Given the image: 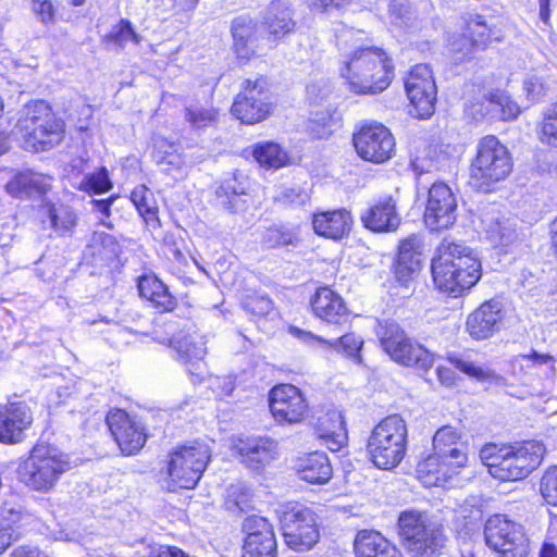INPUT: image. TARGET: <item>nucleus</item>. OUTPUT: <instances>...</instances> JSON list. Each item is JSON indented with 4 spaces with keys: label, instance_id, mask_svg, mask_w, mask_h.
Masks as SVG:
<instances>
[{
    "label": "nucleus",
    "instance_id": "1",
    "mask_svg": "<svg viewBox=\"0 0 557 557\" xmlns=\"http://www.w3.org/2000/svg\"><path fill=\"white\" fill-rule=\"evenodd\" d=\"M341 51V74L350 91L358 95H377L391 85L395 66L387 52L380 47L358 46L352 33L337 36Z\"/></svg>",
    "mask_w": 557,
    "mask_h": 557
},
{
    "label": "nucleus",
    "instance_id": "2",
    "mask_svg": "<svg viewBox=\"0 0 557 557\" xmlns=\"http://www.w3.org/2000/svg\"><path fill=\"white\" fill-rule=\"evenodd\" d=\"M431 268L435 286L453 297L461 296L481 277V263L472 250L454 243L441 244Z\"/></svg>",
    "mask_w": 557,
    "mask_h": 557
},
{
    "label": "nucleus",
    "instance_id": "3",
    "mask_svg": "<svg viewBox=\"0 0 557 557\" xmlns=\"http://www.w3.org/2000/svg\"><path fill=\"white\" fill-rule=\"evenodd\" d=\"M433 450L417 467V476L425 486L445 484L468 462V445L462 441L461 432L451 425H444L435 432Z\"/></svg>",
    "mask_w": 557,
    "mask_h": 557
},
{
    "label": "nucleus",
    "instance_id": "4",
    "mask_svg": "<svg viewBox=\"0 0 557 557\" xmlns=\"http://www.w3.org/2000/svg\"><path fill=\"white\" fill-rule=\"evenodd\" d=\"M69 469L67 455L55 447L38 444L18 463L16 473L20 482L32 491L48 493Z\"/></svg>",
    "mask_w": 557,
    "mask_h": 557
},
{
    "label": "nucleus",
    "instance_id": "5",
    "mask_svg": "<svg viewBox=\"0 0 557 557\" xmlns=\"http://www.w3.org/2000/svg\"><path fill=\"white\" fill-rule=\"evenodd\" d=\"M408 430L405 420L397 416H388L372 430L367 453L372 463L382 470L396 468L407 451Z\"/></svg>",
    "mask_w": 557,
    "mask_h": 557
},
{
    "label": "nucleus",
    "instance_id": "6",
    "mask_svg": "<svg viewBox=\"0 0 557 557\" xmlns=\"http://www.w3.org/2000/svg\"><path fill=\"white\" fill-rule=\"evenodd\" d=\"M511 170L508 149L495 136H485L476 145V153L469 169V184L486 193L494 184L504 181Z\"/></svg>",
    "mask_w": 557,
    "mask_h": 557
},
{
    "label": "nucleus",
    "instance_id": "7",
    "mask_svg": "<svg viewBox=\"0 0 557 557\" xmlns=\"http://www.w3.org/2000/svg\"><path fill=\"white\" fill-rule=\"evenodd\" d=\"M17 127L23 133L26 145L37 151L49 150L63 139V121L42 100L32 101L23 108Z\"/></svg>",
    "mask_w": 557,
    "mask_h": 557
},
{
    "label": "nucleus",
    "instance_id": "8",
    "mask_svg": "<svg viewBox=\"0 0 557 557\" xmlns=\"http://www.w3.org/2000/svg\"><path fill=\"white\" fill-rule=\"evenodd\" d=\"M375 334L383 350L396 363L421 371H428L433 367V354L410 338L396 322H379Z\"/></svg>",
    "mask_w": 557,
    "mask_h": 557
},
{
    "label": "nucleus",
    "instance_id": "9",
    "mask_svg": "<svg viewBox=\"0 0 557 557\" xmlns=\"http://www.w3.org/2000/svg\"><path fill=\"white\" fill-rule=\"evenodd\" d=\"M211 457L209 446L195 441L175 448L168 462L169 487L194 488L200 480Z\"/></svg>",
    "mask_w": 557,
    "mask_h": 557
},
{
    "label": "nucleus",
    "instance_id": "10",
    "mask_svg": "<svg viewBox=\"0 0 557 557\" xmlns=\"http://www.w3.org/2000/svg\"><path fill=\"white\" fill-rule=\"evenodd\" d=\"M545 453L544 445L536 441L504 447L498 463L492 465L491 475L500 481L522 480L541 465Z\"/></svg>",
    "mask_w": 557,
    "mask_h": 557
},
{
    "label": "nucleus",
    "instance_id": "11",
    "mask_svg": "<svg viewBox=\"0 0 557 557\" xmlns=\"http://www.w3.org/2000/svg\"><path fill=\"white\" fill-rule=\"evenodd\" d=\"M484 536L486 545L497 552L500 557H527L530 541L524 528L505 515H493L485 523Z\"/></svg>",
    "mask_w": 557,
    "mask_h": 557
},
{
    "label": "nucleus",
    "instance_id": "12",
    "mask_svg": "<svg viewBox=\"0 0 557 557\" xmlns=\"http://www.w3.org/2000/svg\"><path fill=\"white\" fill-rule=\"evenodd\" d=\"M280 523L286 544L295 550L310 549L318 542L314 513L304 505H285L280 513Z\"/></svg>",
    "mask_w": 557,
    "mask_h": 557
},
{
    "label": "nucleus",
    "instance_id": "13",
    "mask_svg": "<svg viewBox=\"0 0 557 557\" xmlns=\"http://www.w3.org/2000/svg\"><path fill=\"white\" fill-rule=\"evenodd\" d=\"M268 84L264 78L246 79L243 84V91L237 96L232 113L242 123L255 124L263 121L271 112Z\"/></svg>",
    "mask_w": 557,
    "mask_h": 557
},
{
    "label": "nucleus",
    "instance_id": "14",
    "mask_svg": "<svg viewBox=\"0 0 557 557\" xmlns=\"http://www.w3.org/2000/svg\"><path fill=\"white\" fill-rule=\"evenodd\" d=\"M354 146L361 159L381 164L392 158L395 139L383 124L370 123L361 126L354 135Z\"/></svg>",
    "mask_w": 557,
    "mask_h": 557
},
{
    "label": "nucleus",
    "instance_id": "15",
    "mask_svg": "<svg viewBox=\"0 0 557 557\" xmlns=\"http://www.w3.org/2000/svg\"><path fill=\"white\" fill-rule=\"evenodd\" d=\"M406 92L420 119L433 114L436 101V85L428 64H417L409 72L405 82Z\"/></svg>",
    "mask_w": 557,
    "mask_h": 557
},
{
    "label": "nucleus",
    "instance_id": "16",
    "mask_svg": "<svg viewBox=\"0 0 557 557\" xmlns=\"http://www.w3.org/2000/svg\"><path fill=\"white\" fill-rule=\"evenodd\" d=\"M269 406L278 423L296 424L308 412V404L300 389L292 384L274 386L269 396Z\"/></svg>",
    "mask_w": 557,
    "mask_h": 557
},
{
    "label": "nucleus",
    "instance_id": "17",
    "mask_svg": "<svg viewBox=\"0 0 557 557\" xmlns=\"http://www.w3.org/2000/svg\"><path fill=\"white\" fill-rule=\"evenodd\" d=\"M456 210L457 200L448 185L434 183L429 189L425 224L432 231L446 230L456 222Z\"/></svg>",
    "mask_w": 557,
    "mask_h": 557
},
{
    "label": "nucleus",
    "instance_id": "18",
    "mask_svg": "<svg viewBox=\"0 0 557 557\" xmlns=\"http://www.w3.org/2000/svg\"><path fill=\"white\" fill-rule=\"evenodd\" d=\"M233 49L239 59L250 60L272 50L268 47L263 29L249 15H240L232 22Z\"/></svg>",
    "mask_w": 557,
    "mask_h": 557
},
{
    "label": "nucleus",
    "instance_id": "19",
    "mask_svg": "<svg viewBox=\"0 0 557 557\" xmlns=\"http://www.w3.org/2000/svg\"><path fill=\"white\" fill-rule=\"evenodd\" d=\"M261 24L268 47L276 48L296 28L292 3L288 0H272L262 13Z\"/></svg>",
    "mask_w": 557,
    "mask_h": 557
},
{
    "label": "nucleus",
    "instance_id": "20",
    "mask_svg": "<svg viewBox=\"0 0 557 557\" xmlns=\"http://www.w3.org/2000/svg\"><path fill=\"white\" fill-rule=\"evenodd\" d=\"M107 424L124 455H135L144 447L147 438L144 426L125 411L120 409L110 411L107 416Z\"/></svg>",
    "mask_w": 557,
    "mask_h": 557
},
{
    "label": "nucleus",
    "instance_id": "21",
    "mask_svg": "<svg viewBox=\"0 0 557 557\" xmlns=\"http://www.w3.org/2000/svg\"><path fill=\"white\" fill-rule=\"evenodd\" d=\"M243 530L246 533L243 557H276L273 527L265 518H246Z\"/></svg>",
    "mask_w": 557,
    "mask_h": 557
},
{
    "label": "nucleus",
    "instance_id": "22",
    "mask_svg": "<svg viewBox=\"0 0 557 557\" xmlns=\"http://www.w3.org/2000/svg\"><path fill=\"white\" fill-rule=\"evenodd\" d=\"M481 225L487 239L496 246L507 248L521 239L516 220L494 207L482 212Z\"/></svg>",
    "mask_w": 557,
    "mask_h": 557
},
{
    "label": "nucleus",
    "instance_id": "23",
    "mask_svg": "<svg viewBox=\"0 0 557 557\" xmlns=\"http://www.w3.org/2000/svg\"><path fill=\"white\" fill-rule=\"evenodd\" d=\"M503 319L502 304L488 300L469 314L467 330L472 338L486 339L499 331Z\"/></svg>",
    "mask_w": 557,
    "mask_h": 557
},
{
    "label": "nucleus",
    "instance_id": "24",
    "mask_svg": "<svg viewBox=\"0 0 557 557\" xmlns=\"http://www.w3.org/2000/svg\"><path fill=\"white\" fill-rule=\"evenodd\" d=\"M33 417L24 403H10L0 410V442L15 444L23 441L24 431L32 424Z\"/></svg>",
    "mask_w": 557,
    "mask_h": 557
},
{
    "label": "nucleus",
    "instance_id": "25",
    "mask_svg": "<svg viewBox=\"0 0 557 557\" xmlns=\"http://www.w3.org/2000/svg\"><path fill=\"white\" fill-rule=\"evenodd\" d=\"M311 307L314 314L326 323L341 325L348 321L349 312L343 298L329 287L317 289Z\"/></svg>",
    "mask_w": 557,
    "mask_h": 557
},
{
    "label": "nucleus",
    "instance_id": "26",
    "mask_svg": "<svg viewBox=\"0 0 557 557\" xmlns=\"http://www.w3.org/2000/svg\"><path fill=\"white\" fill-rule=\"evenodd\" d=\"M364 226L373 232H393L400 224L396 200L384 197L369 208L361 216Z\"/></svg>",
    "mask_w": 557,
    "mask_h": 557
},
{
    "label": "nucleus",
    "instance_id": "27",
    "mask_svg": "<svg viewBox=\"0 0 557 557\" xmlns=\"http://www.w3.org/2000/svg\"><path fill=\"white\" fill-rule=\"evenodd\" d=\"M352 224L350 212L345 209L318 212L312 215V227L317 235L329 239H341Z\"/></svg>",
    "mask_w": 557,
    "mask_h": 557
},
{
    "label": "nucleus",
    "instance_id": "28",
    "mask_svg": "<svg viewBox=\"0 0 557 557\" xmlns=\"http://www.w3.org/2000/svg\"><path fill=\"white\" fill-rule=\"evenodd\" d=\"M299 339L309 345H317L325 350H335L343 352L352 360L360 361V350L363 345V341L356 336L354 333H348L334 341L324 339L321 336L314 335L310 332H305L298 329H292Z\"/></svg>",
    "mask_w": 557,
    "mask_h": 557
},
{
    "label": "nucleus",
    "instance_id": "29",
    "mask_svg": "<svg viewBox=\"0 0 557 557\" xmlns=\"http://www.w3.org/2000/svg\"><path fill=\"white\" fill-rule=\"evenodd\" d=\"M243 462L252 470H260L268 465L276 454V444L267 437H253L239 441L235 446Z\"/></svg>",
    "mask_w": 557,
    "mask_h": 557
},
{
    "label": "nucleus",
    "instance_id": "30",
    "mask_svg": "<svg viewBox=\"0 0 557 557\" xmlns=\"http://www.w3.org/2000/svg\"><path fill=\"white\" fill-rule=\"evenodd\" d=\"M52 178L50 176L24 172L14 175L5 184V190L15 198H28L45 195L51 187Z\"/></svg>",
    "mask_w": 557,
    "mask_h": 557
},
{
    "label": "nucleus",
    "instance_id": "31",
    "mask_svg": "<svg viewBox=\"0 0 557 557\" xmlns=\"http://www.w3.org/2000/svg\"><path fill=\"white\" fill-rule=\"evenodd\" d=\"M138 290L143 298L161 311H171L176 305L168 287L156 276H143L138 282Z\"/></svg>",
    "mask_w": 557,
    "mask_h": 557
},
{
    "label": "nucleus",
    "instance_id": "32",
    "mask_svg": "<svg viewBox=\"0 0 557 557\" xmlns=\"http://www.w3.org/2000/svg\"><path fill=\"white\" fill-rule=\"evenodd\" d=\"M298 474L301 480L311 484L326 483L332 476V467L324 453L314 451L300 463Z\"/></svg>",
    "mask_w": 557,
    "mask_h": 557
},
{
    "label": "nucleus",
    "instance_id": "33",
    "mask_svg": "<svg viewBox=\"0 0 557 557\" xmlns=\"http://www.w3.org/2000/svg\"><path fill=\"white\" fill-rule=\"evenodd\" d=\"M171 345L177 352L178 359L185 363H191L193 367L198 366L207 354L206 341L198 333L175 336Z\"/></svg>",
    "mask_w": 557,
    "mask_h": 557
},
{
    "label": "nucleus",
    "instance_id": "34",
    "mask_svg": "<svg viewBox=\"0 0 557 557\" xmlns=\"http://www.w3.org/2000/svg\"><path fill=\"white\" fill-rule=\"evenodd\" d=\"M152 158L164 172L180 169L184 163L178 145L161 136L153 137Z\"/></svg>",
    "mask_w": 557,
    "mask_h": 557
},
{
    "label": "nucleus",
    "instance_id": "35",
    "mask_svg": "<svg viewBox=\"0 0 557 557\" xmlns=\"http://www.w3.org/2000/svg\"><path fill=\"white\" fill-rule=\"evenodd\" d=\"M425 531L408 544V549L419 557H431L444 544L442 531L434 523L429 522Z\"/></svg>",
    "mask_w": 557,
    "mask_h": 557
},
{
    "label": "nucleus",
    "instance_id": "36",
    "mask_svg": "<svg viewBox=\"0 0 557 557\" xmlns=\"http://www.w3.org/2000/svg\"><path fill=\"white\" fill-rule=\"evenodd\" d=\"M466 32L478 49H484L492 41L502 38L500 30L481 15H475L467 22Z\"/></svg>",
    "mask_w": 557,
    "mask_h": 557
},
{
    "label": "nucleus",
    "instance_id": "37",
    "mask_svg": "<svg viewBox=\"0 0 557 557\" xmlns=\"http://www.w3.org/2000/svg\"><path fill=\"white\" fill-rule=\"evenodd\" d=\"M387 540L375 531H360L354 544V550L357 557H376L382 547H386Z\"/></svg>",
    "mask_w": 557,
    "mask_h": 557
},
{
    "label": "nucleus",
    "instance_id": "38",
    "mask_svg": "<svg viewBox=\"0 0 557 557\" xmlns=\"http://www.w3.org/2000/svg\"><path fill=\"white\" fill-rule=\"evenodd\" d=\"M235 180L225 181L216 189V203L233 212L242 211L245 207L244 188H237Z\"/></svg>",
    "mask_w": 557,
    "mask_h": 557
},
{
    "label": "nucleus",
    "instance_id": "39",
    "mask_svg": "<svg viewBox=\"0 0 557 557\" xmlns=\"http://www.w3.org/2000/svg\"><path fill=\"white\" fill-rule=\"evenodd\" d=\"M255 159L265 168L280 169L287 163V153L280 145L268 141L258 145L253 150Z\"/></svg>",
    "mask_w": 557,
    "mask_h": 557
},
{
    "label": "nucleus",
    "instance_id": "40",
    "mask_svg": "<svg viewBox=\"0 0 557 557\" xmlns=\"http://www.w3.org/2000/svg\"><path fill=\"white\" fill-rule=\"evenodd\" d=\"M430 521L425 516L416 511H408L400 515L398 519L399 534L408 545L412 539H417L421 532L425 531V525Z\"/></svg>",
    "mask_w": 557,
    "mask_h": 557
},
{
    "label": "nucleus",
    "instance_id": "41",
    "mask_svg": "<svg viewBox=\"0 0 557 557\" xmlns=\"http://www.w3.org/2000/svg\"><path fill=\"white\" fill-rule=\"evenodd\" d=\"M115 238L104 232H94L87 243L86 252L100 260L108 259L115 253Z\"/></svg>",
    "mask_w": 557,
    "mask_h": 557
},
{
    "label": "nucleus",
    "instance_id": "42",
    "mask_svg": "<svg viewBox=\"0 0 557 557\" xmlns=\"http://www.w3.org/2000/svg\"><path fill=\"white\" fill-rule=\"evenodd\" d=\"M131 199L146 222L157 220L158 207L152 193L145 186L136 187L131 195Z\"/></svg>",
    "mask_w": 557,
    "mask_h": 557
},
{
    "label": "nucleus",
    "instance_id": "43",
    "mask_svg": "<svg viewBox=\"0 0 557 557\" xmlns=\"http://www.w3.org/2000/svg\"><path fill=\"white\" fill-rule=\"evenodd\" d=\"M48 218L54 231L61 234L71 232L76 225L74 211L63 205L50 206L48 208Z\"/></svg>",
    "mask_w": 557,
    "mask_h": 557
},
{
    "label": "nucleus",
    "instance_id": "44",
    "mask_svg": "<svg viewBox=\"0 0 557 557\" xmlns=\"http://www.w3.org/2000/svg\"><path fill=\"white\" fill-rule=\"evenodd\" d=\"M218 112L212 107L190 106L185 109V119L194 128H206L216 121Z\"/></svg>",
    "mask_w": 557,
    "mask_h": 557
},
{
    "label": "nucleus",
    "instance_id": "45",
    "mask_svg": "<svg viewBox=\"0 0 557 557\" xmlns=\"http://www.w3.org/2000/svg\"><path fill=\"white\" fill-rule=\"evenodd\" d=\"M108 44H113L119 48L125 47L128 42L139 44L140 36L135 33L132 24L126 20H121L120 23L112 27L111 32L106 36Z\"/></svg>",
    "mask_w": 557,
    "mask_h": 557
},
{
    "label": "nucleus",
    "instance_id": "46",
    "mask_svg": "<svg viewBox=\"0 0 557 557\" xmlns=\"http://www.w3.org/2000/svg\"><path fill=\"white\" fill-rule=\"evenodd\" d=\"M111 187L112 184L106 168H101L95 173L85 175L78 185L81 190L94 194L107 193Z\"/></svg>",
    "mask_w": 557,
    "mask_h": 557
},
{
    "label": "nucleus",
    "instance_id": "47",
    "mask_svg": "<svg viewBox=\"0 0 557 557\" xmlns=\"http://www.w3.org/2000/svg\"><path fill=\"white\" fill-rule=\"evenodd\" d=\"M492 106L493 119L510 120L520 113L519 106L504 94H496L495 99L487 102Z\"/></svg>",
    "mask_w": 557,
    "mask_h": 557
},
{
    "label": "nucleus",
    "instance_id": "48",
    "mask_svg": "<svg viewBox=\"0 0 557 557\" xmlns=\"http://www.w3.org/2000/svg\"><path fill=\"white\" fill-rule=\"evenodd\" d=\"M540 140L553 147H557V103L552 104L541 124Z\"/></svg>",
    "mask_w": 557,
    "mask_h": 557
},
{
    "label": "nucleus",
    "instance_id": "49",
    "mask_svg": "<svg viewBox=\"0 0 557 557\" xmlns=\"http://www.w3.org/2000/svg\"><path fill=\"white\" fill-rule=\"evenodd\" d=\"M331 419L338 424L339 432L336 431H325L320 434V438L323 444L332 451L339 450L346 442V434L344 432V420L339 412L333 411L331 413Z\"/></svg>",
    "mask_w": 557,
    "mask_h": 557
},
{
    "label": "nucleus",
    "instance_id": "50",
    "mask_svg": "<svg viewBox=\"0 0 557 557\" xmlns=\"http://www.w3.org/2000/svg\"><path fill=\"white\" fill-rule=\"evenodd\" d=\"M251 493L243 483L233 484L227 491L226 504L230 508L236 507L245 511L250 507Z\"/></svg>",
    "mask_w": 557,
    "mask_h": 557
},
{
    "label": "nucleus",
    "instance_id": "51",
    "mask_svg": "<svg viewBox=\"0 0 557 557\" xmlns=\"http://www.w3.org/2000/svg\"><path fill=\"white\" fill-rule=\"evenodd\" d=\"M475 48L476 45L473 42L467 32L453 37L449 42V50L456 62L463 61L473 52Z\"/></svg>",
    "mask_w": 557,
    "mask_h": 557
},
{
    "label": "nucleus",
    "instance_id": "52",
    "mask_svg": "<svg viewBox=\"0 0 557 557\" xmlns=\"http://www.w3.org/2000/svg\"><path fill=\"white\" fill-rule=\"evenodd\" d=\"M540 490L547 504L557 506V466L546 470L541 479Z\"/></svg>",
    "mask_w": 557,
    "mask_h": 557
},
{
    "label": "nucleus",
    "instance_id": "53",
    "mask_svg": "<svg viewBox=\"0 0 557 557\" xmlns=\"http://www.w3.org/2000/svg\"><path fill=\"white\" fill-rule=\"evenodd\" d=\"M389 13L395 24L412 27L413 13L406 0H394L389 5Z\"/></svg>",
    "mask_w": 557,
    "mask_h": 557
},
{
    "label": "nucleus",
    "instance_id": "54",
    "mask_svg": "<svg viewBox=\"0 0 557 557\" xmlns=\"http://www.w3.org/2000/svg\"><path fill=\"white\" fill-rule=\"evenodd\" d=\"M449 361L456 369L465 374L475 377L479 381H484L490 377V372L481 367L475 366L471 360L463 357L450 356Z\"/></svg>",
    "mask_w": 557,
    "mask_h": 557
},
{
    "label": "nucleus",
    "instance_id": "55",
    "mask_svg": "<svg viewBox=\"0 0 557 557\" xmlns=\"http://www.w3.org/2000/svg\"><path fill=\"white\" fill-rule=\"evenodd\" d=\"M262 240L269 248L287 246L293 243V234L281 226H271L265 231Z\"/></svg>",
    "mask_w": 557,
    "mask_h": 557
},
{
    "label": "nucleus",
    "instance_id": "56",
    "mask_svg": "<svg viewBox=\"0 0 557 557\" xmlns=\"http://www.w3.org/2000/svg\"><path fill=\"white\" fill-rule=\"evenodd\" d=\"M492 99H495V95H483L479 97L474 102H470L466 106L467 113L476 121L486 116L493 119L492 106L487 104V102Z\"/></svg>",
    "mask_w": 557,
    "mask_h": 557
},
{
    "label": "nucleus",
    "instance_id": "57",
    "mask_svg": "<svg viewBox=\"0 0 557 557\" xmlns=\"http://www.w3.org/2000/svg\"><path fill=\"white\" fill-rule=\"evenodd\" d=\"M33 11L42 23H53L54 7L51 0H33Z\"/></svg>",
    "mask_w": 557,
    "mask_h": 557
},
{
    "label": "nucleus",
    "instance_id": "58",
    "mask_svg": "<svg viewBox=\"0 0 557 557\" xmlns=\"http://www.w3.org/2000/svg\"><path fill=\"white\" fill-rule=\"evenodd\" d=\"M246 308L255 314L264 315L272 310L273 302L268 296L252 297L246 301Z\"/></svg>",
    "mask_w": 557,
    "mask_h": 557
},
{
    "label": "nucleus",
    "instance_id": "59",
    "mask_svg": "<svg viewBox=\"0 0 557 557\" xmlns=\"http://www.w3.org/2000/svg\"><path fill=\"white\" fill-rule=\"evenodd\" d=\"M504 447H497L495 444H487L480 450V458L487 467L491 473L492 465L498 463L500 456L503 455Z\"/></svg>",
    "mask_w": 557,
    "mask_h": 557
},
{
    "label": "nucleus",
    "instance_id": "60",
    "mask_svg": "<svg viewBox=\"0 0 557 557\" xmlns=\"http://www.w3.org/2000/svg\"><path fill=\"white\" fill-rule=\"evenodd\" d=\"M420 268L413 267L410 264H404L401 262H397L395 264V276L397 281L405 285L409 282L412 275L419 271Z\"/></svg>",
    "mask_w": 557,
    "mask_h": 557
},
{
    "label": "nucleus",
    "instance_id": "61",
    "mask_svg": "<svg viewBox=\"0 0 557 557\" xmlns=\"http://www.w3.org/2000/svg\"><path fill=\"white\" fill-rule=\"evenodd\" d=\"M13 539V530L7 520L0 521V555L10 546Z\"/></svg>",
    "mask_w": 557,
    "mask_h": 557
},
{
    "label": "nucleus",
    "instance_id": "62",
    "mask_svg": "<svg viewBox=\"0 0 557 557\" xmlns=\"http://www.w3.org/2000/svg\"><path fill=\"white\" fill-rule=\"evenodd\" d=\"M521 359L527 363L532 362L534 366H548L553 369V357L546 354L533 351L531 355H522Z\"/></svg>",
    "mask_w": 557,
    "mask_h": 557
},
{
    "label": "nucleus",
    "instance_id": "63",
    "mask_svg": "<svg viewBox=\"0 0 557 557\" xmlns=\"http://www.w3.org/2000/svg\"><path fill=\"white\" fill-rule=\"evenodd\" d=\"M214 386L218 391L219 396H230L235 388V381L233 377H218L214 382Z\"/></svg>",
    "mask_w": 557,
    "mask_h": 557
},
{
    "label": "nucleus",
    "instance_id": "64",
    "mask_svg": "<svg viewBox=\"0 0 557 557\" xmlns=\"http://www.w3.org/2000/svg\"><path fill=\"white\" fill-rule=\"evenodd\" d=\"M153 554L156 557H188V555L176 546H160Z\"/></svg>",
    "mask_w": 557,
    "mask_h": 557
}]
</instances>
